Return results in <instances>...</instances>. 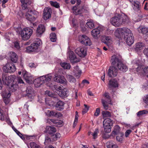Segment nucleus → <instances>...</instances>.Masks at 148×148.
I'll list each match as a JSON object with an SVG mask.
<instances>
[{
	"mask_svg": "<svg viewBox=\"0 0 148 148\" xmlns=\"http://www.w3.org/2000/svg\"><path fill=\"white\" fill-rule=\"evenodd\" d=\"M129 20L128 16L123 13L122 14H117L111 18L110 19V22L112 25L116 27H119L121 25L127 24Z\"/></svg>",
	"mask_w": 148,
	"mask_h": 148,
	"instance_id": "nucleus-1",
	"label": "nucleus"
},
{
	"mask_svg": "<svg viewBox=\"0 0 148 148\" xmlns=\"http://www.w3.org/2000/svg\"><path fill=\"white\" fill-rule=\"evenodd\" d=\"M42 44L40 39H36V40L30 46L26 47V51L28 53L36 52L39 46Z\"/></svg>",
	"mask_w": 148,
	"mask_h": 148,
	"instance_id": "nucleus-2",
	"label": "nucleus"
},
{
	"mask_svg": "<svg viewBox=\"0 0 148 148\" xmlns=\"http://www.w3.org/2000/svg\"><path fill=\"white\" fill-rule=\"evenodd\" d=\"M33 30L29 28H24L21 32L22 39L26 40L29 39L32 33Z\"/></svg>",
	"mask_w": 148,
	"mask_h": 148,
	"instance_id": "nucleus-3",
	"label": "nucleus"
},
{
	"mask_svg": "<svg viewBox=\"0 0 148 148\" xmlns=\"http://www.w3.org/2000/svg\"><path fill=\"white\" fill-rule=\"evenodd\" d=\"M103 123L104 132L106 133L110 132L111 131V126L112 125L111 119L109 118L105 119L103 121Z\"/></svg>",
	"mask_w": 148,
	"mask_h": 148,
	"instance_id": "nucleus-4",
	"label": "nucleus"
},
{
	"mask_svg": "<svg viewBox=\"0 0 148 148\" xmlns=\"http://www.w3.org/2000/svg\"><path fill=\"white\" fill-rule=\"evenodd\" d=\"M3 71L5 72L12 73L14 72L16 69L15 65L12 62H8L3 67Z\"/></svg>",
	"mask_w": 148,
	"mask_h": 148,
	"instance_id": "nucleus-5",
	"label": "nucleus"
},
{
	"mask_svg": "<svg viewBox=\"0 0 148 148\" xmlns=\"http://www.w3.org/2000/svg\"><path fill=\"white\" fill-rule=\"evenodd\" d=\"M78 39L79 41L82 44L89 46L91 45V43L90 39L85 35L79 36Z\"/></svg>",
	"mask_w": 148,
	"mask_h": 148,
	"instance_id": "nucleus-6",
	"label": "nucleus"
},
{
	"mask_svg": "<svg viewBox=\"0 0 148 148\" xmlns=\"http://www.w3.org/2000/svg\"><path fill=\"white\" fill-rule=\"evenodd\" d=\"M103 96L106 97V100L102 99H101V101L104 109L106 110H108V104H109V103H111V99L108 93L106 92L103 95Z\"/></svg>",
	"mask_w": 148,
	"mask_h": 148,
	"instance_id": "nucleus-7",
	"label": "nucleus"
},
{
	"mask_svg": "<svg viewBox=\"0 0 148 148\" xmlns=\"http://www.w3.org/2000/svg\"><path fill=\"white\" fill-rule=\"evenodd\" d=\"M87 49L86 47H80L76 49L75 51L76 54L80 57H84L86 55Z\"/></svg>",
	"mask_w": 148,
	"mask_h": 148,
	"instance_id": "nucleus-8",
	"label": "nucleus"
},
{
	"mask_svg": "<svg viewBox=\"0 0 148 148\" xmlns=\"http://www.w3.org/2000/svg\"><path fill=\"white\" fill-rule=\"evenodd\" d=\"M26 93L25 96L27 97L30 101H32L35 95L33 88L31 87H27L26 90Z\"/></svg>",
	"mask_w": 148,
	"mask_h": 148,
	"instance_id": "nucleus-9",
	"label": "nucleus"
},
{
	"mask_svg": "<svg viewBox=\"0 0 148 148\" xmlns=\"http://www.w3.org/2000/svg\"><path fill=\"white\" fill-rule=\"evenodd\" d=\"M6 73H3L2 74V80L3 83L8 86L9 87V85H10V83H11L13 77L12 75L8 76Z\"/></svg>",
	"mask_w": 148,
	"mask_h": 148,
	"instance_id": "nucleus-10",
	"label": "nucleus"
},
{
	"mask_svg": "<svg viewBox=\"0 0 148 148\" xmlns=\"http://www.w3.org/2000/svg\"><path fill=\"white\" fill-rule=\"evenodd\" d=\"M131 30L129 28L123 27L122 28H120L117 29L116 31V34H119L120 35H122L124 37L125 36H128L129 34L130 33Z\"/></svg>",
	"mask_w": 148,
	"mask_h": 148,
	"instance_id": "nucleus-11",
	"label": "nucleus"
},
{
	"mask_svg": "<svg viewBox=\"0 0 148 148\" xmlns=\"http://www.w3.org/2000/svg\"><path fill=\"white\" fill-rule=\"evenodd\" d=\"M121 56L119 55H115L112 56L111 58V62L113 66L118 68V64H119Z\"/></svg>",
	"mask_w": 148,
	"mask_h": 148,
	"instance_id": "nucleus-12",
	"label": "nucleus"
},
{
	"mask_svg": "<svg viewBox=\"0 0 148 148\" xmlns=\"http://www.w3.org/2000/svg\"><path fill=\"white\" fill-rule=\"evenodd\" d=\"M108 73L110 77H115L118 73V69L114 66H110L108 69Z\"/></svg>",
	"mask_w": 148,
	"mask_h": 148,
	"instance_id": "nucleus-13",
	"label": "nucleus"
},
{
	"mask_svg": "<svg viewBox=\"0 0 148 148\" xmlns=\"http://www.w3.org/2000/svg\"><path fill=\"white\" fill-rule=\"evenodd\" d=\"M68 53L69 60L71 62L74 63L80 61V59L77 58L76 56L73 51H70L68 52Z\"/></svg>",
	"mask_w": 148,
	"mask_h": 148,
	"instance_id": "nucleus-14",
	"label": "nucleus"
},
{
	"mask_svg": "<svg viewBox=\"0 0 148 148\" xmlns=\"http://www.w3.org/2000/svg\"><path fill=\"white\" fill-rule=\"evenodd\" d=\"M52 78L51 74H49L47 75H45V76H42V78L43 81V83H46V84L47 86L50 87H51L53 89V85L49 83L51 81V79Z\"/></svg>",
	"mask_w": 148,
	"mask_h": 148,
	"instance_id": "nucleus-15",
	"label": "nucleus"
},
{
	"mask_svg": "<svg viewBox=\"0 0 148 148\" xmlns=\"http://www.w3.org/2000/svg\"><path fill=\"white\" fill-rule=\"evenodd\" d=\"M124 39L128 45L130 46L132 44L134 41V38L131 31L127 36L124 37Z\"/></svg>",
	"mask_w": 148,
	"mask_h": 148,
	"instance_id": "nucleus-16",
	"label": "nucleus"
},
{
	"mask_svg": "<svg viewBox=\"0 0 148 148\" xmlns=\"http://www.w3.org/2000/svg\"><path fill=\"white\" fill-rule=\"evenodd\" d=\"M117 66V71L119 70L120 71H122L123 72H125L127 70V66L126 64H124L122 62L121 60V57L120 58L119 63L118 64Z\"/></svg>",
	"mask_w": 148,
	"mask_h": 148,
	"instance_id": "nucleus-17",
	"label": "nucleus"
},
{
	"mask_svg": "<svg viewBox=\"0 0 148 148\" xmlns=\"http://www.w3.org/2000/svg\"><path fill=\"white\" fill-rule=\"evenodd\" d=\"M52 11L51 9L49 8H45L44 10L43 18L45 20L51 18Z\"/></svg>",
	"mask_w": 148,
	"mask_h": 148,
	"instance_id": "nucleus-18",
	"label": "nucleus"
},
{
	"mask_svg": "<svg viewBox=\"0 0 148 148\" xmlns=\"http://www.w3.org/2000/svg\"><path fill=\"white\" fill-rule=\"evenodd\" d=\"M34 15L32 10H30L26 12L25 16L27 19L28 21H34L36 19V17Z\"/></svg>",
	"mask_w": 148,
	"mask_h": 148,
	"instance_id": "nucleus-19",
	"label": "nucleus"
},
{
	"mask_svg": "<svg viewBox=\"0 0 148 148\" xmlns=\"http://www.w3.org/2000/svg\"><path fill=\"white\" fill-rule=\"evenodd\" d=\"M18 88V86L15 81H13L12 84L9 85V92H14Z\"/></svg>",
	"mask_w": 148,
	"mask_h": 148,
	"instance_id": "nucleus-20",
	"label": "nucleus"
},
{
	"mask_svg": "<svg viewBox=\"0 0 148 148\" xmlns=\"http://www.w3.org/2000/svg\"><path fill=\"white\" fill-rule=\"evenodd\" d=\"M45 31V27L43 25H39L36 29V33L38 36H40Z\"/></svg>",
	"mask_w": 148,
	"mask_h": 148,
	"instance_id": "nucleus-21",
	"label": "nucleus"
},
{
	"mask_svg": "<svg viewBox=\"0 0 148 148\" xmlns=\"http://www.w3.org/2000/svg\"><path fill=\"white\" fill-rule=\"evenodd\" d=\"M23 77L27 83H29L32 81V77L29 73L26 71H23L22 72Z\"/></svg>",
	"mask_w": 148,
	"mask_h": 148,
	"instance_id": "nucleus-22",
	"label": "nucleus"
},
{
	"mask_svg": "<svg viewBox=\"0 0 148 148\" xmlns=\"http://www.w3.org/2000/svg\"><path fill=\"white\" fill-rule=\"evenodd\" d=\"M73 72L74 75L77 78L79 77L82 73L81 71L79 70V66H77L74 67Z\"/></svg>",
	"mask_w": 148,
	"mask_h": 148,
	"instance_id": "nucleus-23",
	"label": "nucleus"
},
{
	"mask_svg": "<svg viewBox=\"0 0 148 148\" xmlns=\"http://www.w3.org/2000/svg\"><path fill=\"white\" fill-rule=\"evenodd\" d=\"M3 94V101L6 104H7L10 101L9 97L10 96L11 93L10 92H4Z\"/></svg>",
	"mask_w": 148,
	"mask_h": 148,
	"instance_id": "nucleus-24",
	"label": "nucleus"
},
{
	"mask_svg": "<svg viewBox=\"0 0 148 148\" xmlns=\"http://www.w3.org/2000/svg\"><path fill=\"white\" fill-rule=\"evenodd\" d=\"M64 103L62 101H59L57 102L55 105V107L56 110L59 111H62L64 109Z\"/></svg>",
	"mask_w": 148,
	"mask_h": 148,
	"instance_id": "nucleus-25",
	"label": "nucleus"
},
{
	"mask_svg": "<svg viewBox=\"0 0 148 148\" xmlns=\"http://www.w3.org/2000/svg\"><path fill=\"white\" fill-rule=\"evenodd\" d=\"M10 57L12 61L13 62L16 63L18 60V56L14 52H11Z\"/></svg>",
	"mask_w": 148,
	"mask_h": 148,
	"instance_id": "nucleus-26",
	"label": "nucleus"
},
{
	"mask_svg": "<svg viewBox=\"0 0 148 148\" xmlns=\"http://www.w3.org/2000/svg\"><path fill=\"white\" fill-rule=\"evenodd\" d=\"M118 86V84L116 80L112 79L110 80L109 82L108 87L109 88L112 87H116Z\"/></svg>",
	"mask_w": 148,
	"mask_h": 148,
	"instance_id": "nucleus-27",
	"label": "nucleus"
},
{
	"mask_svg": "<svg viewBox=\"0 0 148 148\" xmlns=\"http://www.w3.org/2000/svg\"><path fill=\"white\" fill-rule=\"evenodd\" d=\"M120 128L118 125H116L114 127V130L112 132L111 135L114 136L115 135H118L120 133Z\"/></svg>",
	"mask_w": 148,
	"mask_h": 148,
	"instance_id": "nucleus-28",
	"label": "nucleus"
},
{
	"mask_svg": "<svg viewBox=\"0 0 148 148\" xmlns=\"http://www.w3.org/2000/svg\"><path fill=\"white\" fill-rule=\"evenodd\" d=\"M22 5V7L24 9H26L28 5L31 4L32 3L31 0H20Z\"/></svg>",
	"mask_w": 148,
	"mask_h": 148,
	"instance_id": "nucleus-29",
	"label": "nucleus"
},
{
	"mask_svg": "<svg viewBox=\"0 0 148 148\" xmlns=\"http://www.w3.org/2000/svg\"><path fill=\"white\" fill-rule=\"evenodd\" d=\"M141 32L143 34H145L146 36H144V38L145 40H148V28L143 27L140 28Z\"/></svg>",
	"mask_w": 148,
	"mask_h": 148,
	"instance_id": "nucleus-30",
	"label": "nucleus"
},
{
	"mask_svg": "<svg viewBox=\"0 0 148 148\" xmlns=\"http://www.w3.org/2000/svg\"><path fill=\"white\" fill-rule=\"evenodd\" d=\"M100 32V31L98 28L92 29L91 32L92 36L95 38H97Z\"/></svg>",
	"mask_w": 148,
	"mask_h": 148,
	"instance_id": "nucleus-31",
	"label": "nucleus"
},
{
	"mask_svg": "<svg viewBox=\"0 0 148 148\" xmlns=\"http://www.w3.org/2000/svg\"><path fill=\"white\" fill-rule=\"evenodd\" d=\"M34 83L35 85H36L37 86H40L41 85L44 83L43 76L37 78L34 82Z\"/></svg>",
	"mask_w": 148,
	"mask_h": 148,
	"instance_id": "nucleus-32",
	"label": "nucleus"
},
{
	"mask_svg": "<svg viewBox=\"0 0 148 148\" xmlns=\"http://www.w3.org/2000/svg\"><path fill=\"white\" fill-rule=\"evenodd\" d=\"M46 132L49 135L56 131V129L54 127L47 126L46 128Z\"/></svg>",
	"mask_w": 148,
	"mask_h": 148,
	"instance_id": "nucleus-33",
	"label": "nucleus"
},
{
	"mask_svg": "<svg viewBox=\"0 0 148 148\" xmlns=\"http://www.w3.org/2000/svg\"><path fill=\"white\" fill-rule=\"evenodd\" d=\"M108 148H118V146L113 141H110L107 143Z\"/></svg>",
	"mask_w": 148,
	"mask_h": 148,
	"instance_id": "nucleus-34",
	"label": "nucleus"
},
{
	"mask_svg": "<svg viewBox=\"0 0 148 148\" xmlns=\"http://www.w3.org/2000/svg\"><path fill=\"white\" fill-rule=\"evenodd\" d=\"M72 10H73V13L76 15L80 14L82 13L83 11V8L77 9L76 6L73 7L72 8Z\"/></svg>",
	"mask_w": 148,
	"mask_h": 148,
	"instance_id": "nucleus-35",
	"label": "nucleus"
},
{
	"mask_svg": "<svg viewBox=\"0 0 148 148\" xmlns=\"http://www.w3.org/2000/svg\"><path fill=\"white\" fill-rule=\"evenodd\" d=\"M49 116H54L56 117H59L61 115V114L60 112H56L53 111H51L48 112Z\"/></svg>",
	"mask_w": 148,
	"mask_h": 148,
	"instance_id": "nucleus-36",
	"label": "nucleus"
},
{
	"mask_svg": "<svg viewBox=\"0 0 148 148\" xmlns=\"http://www.w3.org/2000/svg\"><path fill=\"white\" fill-rule=\"evenodd\" d=\"M86 26L88 28L92 29L95 27V25L93 21L91 20H88L86 23Z\"/></svg>",
	"mask_w": 148,
	"mask_h": 148,
	"instance_id": "nucleus-37",
	"label": "nucleus"
},
{
	"mask_svg": "<svg viewBox=\"0 0 148 148\" xmlns=\"http://www.w3.org/2000/svg\"><path fill=\"white\" fill-rule=\"evenodd\" d=\"M66 77L68 81L71 83H75V79L73 75L70 74H66Z\"/></svg>",
	"mask_w": 148,
	"mask_h": 148,
	"instance_id": "nucleus-38",
	"label": "nucleus"
},
{
	"mask_svg": "<svg viewBox=\"0 0 148 148\" xmlns=\"http://www.w3.org/2000/svg\"><path fill=\"white\" fill-rule=\"evenodd\" d=\"M144 45L143 43H141V42H138L136 43V47L135 50L137 51H138L142 49L143 47H144Z\"/></svg>",
	"mask_w": 148,
	"mask_h": 148,
	"instance_id": "nucleus-39",
	"label": "nucleus"
},
{
	"mask_svg": "<svg viewBox=\"0 0 148 148\" xmlns=\"http://www.w3.org/2000/svg\"><path fill=\"white\" fill-rule=\"evenodd\" d=\"M60 64L64 69H69L71 67L70 64L67 62H61Z\"/></svg>",
	"mask_w": 148,
	"mask_h": 148,
	"instance_id": "nucleus-40",
	"label": "nucleus"
},
{
	"mask_svg": "<svg viewBox=\"0 0 148 148\" xmlns=\"http://www.w3.org/2000/svg\"><path fill=\"white\" fill-rule=\"evenodd\" d=\"M51 135L50 134H46L45 136L44 144L47 145L51 142Z\"/></svg>",
	"mask_w": 148,
	"mask_h": 148,
	"instance_id": "nucleus-41",
	"label": "nucleus"
},
{
	"mask_svg": "<svg viewBox=\"0 0 148 148\" xmlns=\"http://www.w3.org/2000/svg\"><path fill=\"white\" fill-rule=\"evenodd\" d=\"M123 134L121 132L119 133L118 135L116 137V139L117 141L120 142H122L123 139Z\"/></svg>",
	"mask_w": 148,
	"mask_h": 148,
	"instance_id": "nucleus-42",
	"label": "nucleus"
},
{
	"mask_svg": "<svg viewBox=\"0 0 148 148\" xmlns=\"http://www.w3.org/2000/svg\"><path fill=\"white\" fill-rule=\"evenodd\" d=\"M134 7V8L135 10H139L140 9V2L138 1H135L133 3Z\"/></svg>",
	"mask_w": 148,
	"mask_h": 148,
	"instance_id": "nucleus-43",
	"label": "nucleus"
},
{
	"mask_svg": "<svg viewBox=\"0 0 148 148\" xmlns=\"http://www.w3.org/2000/svg\"><path fill=\"white\" fill-rule=\"evenodd\" d=\"M45 95L47 96H49V97H52L54 98H57V95L52 93V92H50V91H49V90H46L45 91Z\"/></svg>",
	"mask_w": 148,
	"mask_h": 148,
	"instance_id": "nucleus-44",
	"label": "nucleus"
},
{
	"mask_svg": "<svg viewBox=\"0 0 148 148\" xmlns=\"http://www.w3.org/2000/svg\"><path fill=\"white\" fill-rule=\"evenodd\" d=\"M49 38L51 41H52V42H55L56 40V34L55 33L50 34Z\"/></svg>",
	"mask_w": 148,
	"mask_h": 148,
	"instance_id": "nucleus-45",
	"label": "nucleus"
},
{
	"mask_svg": "<svg viewBox=\"0 0 148 148\" xmlns=\"http://www.w3.org/2000/svg\"><path fill=\"white\" fill-rule=\"evenodd\" d=\"M59 83L66 84L67 83V81L66 79L64 78V76L60 75Z\"/></svg>",
	"mask_w": 148,
	"mask_h": 148,
	"instance_id": "nucleus-46",
	"label": "nucleus"
},
{
	"mask_svg": "<svg viewBox=\"0 0 148 148\" xmlns=\"http://www.w3.org/2000/svg\"><path fill=\"white\" fill-rule=\"evenodd\" d=\"M148 113V111L146 110H143L139 111L137 113V115L138 116H140L141 115L144 114H147Z\"/></svg>",
	"mask_w": 148,
	"mask_h": 148,
	"instance_id": "nucleus-47",
	"label": "nucleus"
},
{
	"mask_svg": "<svg viewBox=\"0 0 148 148\" xmlns=\"http://www.w3.org/2000/svg\"><path fill=\"white\" fill-rule=\"evenodd\" d=\"M75 113H76V114L75 116V121L73 125V128H75V127H76L78 121V117H79V116L77 112H76Z\"/></svg>",
	"mask_w": 148,
	"mask_h": 148,
	"instance_id": "nucleus-48",
	"label": "nucleus"
},
{
	"mask_svg": "<svg viewBox=\"0 0 148 148\" xmlns=\"http://www.w3.org/2000/svg\"><path fill=\"white\" fill-rule=\"evenodd\" d=\"M102 114L103 117H108L111 116L110 112L108 111H102Z\"/></svg>",
	"mask_w": 148,
	"mask_h": 148,
	"instance_id": "nucleus-49",
	"label": "nucleus"
},
{
	"mask_svg": "<svg viewBox=\"0 0 148 148\" xmlns=\"http://www.w3.org/2000/svg\"><path fill=\"white\" fill-rule=\"evenodd\" d=\"M30 145L31 148H39L40 146L39 145L36 144L34 142H31L30 143Z\"/></svg>",
	"mask_w": 148,
	"mask_h": 148,
	"instance_id": "nucleus-50",
	"label": "nucleus"
},
{
	"mask_svg": "<svg viewBox=\"0 0 148 148\" xmlns=\"http://www.w3.org/2000/svg\"><path fill=\"white\" fill-rule=\"evenodd\" d=\"M145 75L148 78V66L143 68Z\"/></svg>",
	"mask_w": 148,
	"mask_h": 148,
	"instance_id": "nucleus-51",
	"label": "nucleus"
},
{
	"mask_svg": "<svg viewBox=\"0 0 148 148\" xmlns=\"http://www.w3.org/2000/svg\"><path fill=\"white\" fill-rule=\"evenodd\" d=\"M99 132V129L98 128L96 129L94 132L93 133H92V135L93 136L94 139H95L97 138V134Z\"/></svg>",
	"mask_w": 148,
	"mask_h": 148,
	"instance_id": "nucleus-52",
	"label": "nucleus"
},
{
	"mask_svg": "<svg viewBox=\"0 0 148 148\" xmlns=\"http://www.w3.org/2000/svg\"><path fill=\"white\" fill-rule=\"evenodd\" d=\"M59 94L60 97H65L66 95V91L64 90H62L59 91Z\"/></svg>",
	"mask_w": 148,
	"mask_h": 148,
	"instance_id": "nucleus-53",
	"label": "nucleus"
},
{
	"mask_svg": "<svg viewBox=\"0 0 148 148\" xmlns=\"http://www.w3.org/2000/svg\"><path fill=\"white\" fill-rule=\"evenodd\" d=\"M5 115L3 114V111L0 107V119L3 120L4 119Z\"/></svg>",
	"mask_w": 148,
	"mask_h": 148,
	"instance_id": "nucleus-54",
	"label": "nucleus"
},
{
	"mask_svg": "<svg viewBox=\"0 0 148 148\" xmlns=\"http://www.w3.org/2000/svg\"><path fill=\"white\" fill-rule=\"evenodd\" d=\"M104 38L106 40V41L104 42H103L107 44L108 45H109L108 44V42H109L110 44L112 43V41L110 40V38L109 37L105 36Z\"/></svg>",
	"mask_w": 148,
	"mask_h": 148,
	"instance_id": "nucleus-55",
	"label": "nucleus"
},
{
	"mask_svg": "<svg viewBox=\"0 0 148 148\" xmlns=\"http://www.w3.org/2000/svg\"><path fill=\"white\" fill-rule=\"evenodd\" d=\"M84 106H85V108L83 109L82 110V114H85V113L87 112V111H88L89 107L87 105H86V104H84Z\"/></svg>",
	"mask_w": 148,
	"mask_h": 148,
	"instance_id": "nucleus-56",
	"label": "nucleus"
},
{
	"mask_svg": "<svg viewBox=\"0 0 148 148\" xmlns=\"http://www.w3.org/2000/svg\"><path fill=\"white\" fill-rule=\"evenodd\" d=\"M60 79V75H58V74H56L55 75V76L53 79V80L54 81L59 83Z\"/></svg>",
	"mask_w": 148,
	"mask_h": 148,
	"instance_id": "nucleus-57",
	"label": "nucleus"
},
{
	"mask_svg": "<svg viewBox=\"0 0 148 148\" xmlns=\"http://www.w3.org/2000/svg\"><path fill=\"white\" fill-rule=\"evenodd\" d=\"M14 46L15 48L17 49H19L20 47L18 42H14Z\"/></svg>",
	"mask_w": 148,
	"mask_h": 148,
	"instance_id": "nucleus-58",
	"label": "nucleus"
},
{
	"mask_svg": "<svg viewBox=\"0 0 148 148\" xmlns=\"http://www.w3.org/2000/svg\"><path fill=\"white\" fill-rule=\"evenodd\" d=\"M50 3L52 6H53L54 7H55L56 8H58V7H59V5L58 3L57 2H53V1H51Z\"/></svg>",
	"mask_w": 148,
	"mask_h": 148,
	"instance_id": "nucleus-59",
	"label": "nucleus"
},
{
	"mask_svg": "<svg viewBox=\"0 0 148 148\" xmlns=\"http://www.w3.org/2000/svg\"><path fill=\"white\" fill-rule=\"evenodd\" d=\"M53 88L57 90H60L61 91L62 90V87L60 86H56V85H53Z\"/></svg>",
	"mask_w": 148,
	"mask_h": 148,
	"instance_id": "nucleus-60",
	"label": "nucleus"
},
{
	"mask_svg": "<svg viewBox=\"0 0 148 148\" xmlns=\"http://www.w3.org/2000/svg\"><path fill=\"white\" fill-rule=\"evenodd\" d=\"M16 80L17 81L18 83H23L24 84V83L22 78L21 77H18L16 79Z\"/></svg>",
	"mask_w": 148,
	"mask_h": 148,
	"instance_id": "nucleus-61",
	"label": "nucleus"
},
{
	"mask_svg": "<svg viewBox=\"0 0 148 148\" xmlns=\"http://www.w3.org/2000/svg\"><path fill=\"white\" fill-rule=\"evenodd\" d=\"M132 132V131H131V130H127L126 131L125 133V136L126 137H128L129 135V134H130V133H131Z\"/></svg>",
	"mask_w": 148,
	"mask_h": 148,
	"instance_id": "nucleus-62",
	"label": "nucleus"
},
{
	"mask_svg": "<svg viewBox=\"0 0 148 148\" xmlns=\"http://www.w3.org/2000/svg\"><path fill=\"white\" fill-rule=\"evenodd\" d=\"M100 114L99 108H97L96 110V112L94 114V115L96 116H97Z\"/></svg>",
	"mask_w": 148,
	"mask_h": 148,
	"instance_id": "nucleus-63",
	"label": "nucleus"
},
{
	"mask_svg": "<svg viewBox=\"0 0 148 148\" xmlns=\"http://www.w3.org/2000/svg\"><path fill=\"white\" fill-rule=\"evenodd\" d=\"M143 53L147 57H148V47L144 49Z\"/></svg>",
	"mask_w": 148,
	"mask_h": 148,
	"instance_id": "nucleus-64",
	"label": "nucleus"
}]
</instances>
